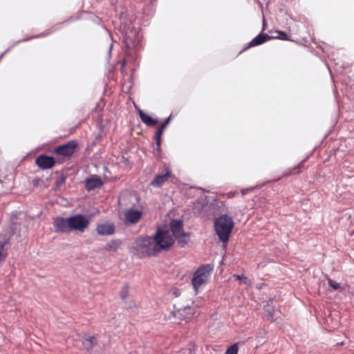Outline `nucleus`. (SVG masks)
Listing matches in <instances>:
<instances>
[{"instance_id":"nucleus-1","label":"nucleus","mask_w":354,"mask_h":354,"mask_svg":"<svg viewBox=\"0 0 354 354\" xmlns=\"http://www.w3.org/2000/svg\"><path fill=\"white\" fill-rule=\"evenodd\" d=\"M174 243V239L169 232L158 230L154 236L138 238L135 241V248L144 257H149L169 248Z\"/></svg>"},{"instance_id":"nucleus-2","label":"nucleus","mask_w":354,"mask_h":354,"mask_svg":"<svg viewBox=\"0 0 354 354\" xmlns=\"http://www.w3.org/2000/svg\"><path fill=\"white\" fill-rule=\"evenodd\" d=\"M54 232L56 233L69 234L71 232L83 233L89 226V219L82 214H77L64 218L57 216L53 218Z\"/></svg>"},{"instance_id":"nucleus-3","label":"nucleus","mask_w":354,"mask_h":354,"mask_svg":"<svg viewBox=\"0 0 354 354\" xmlns=\"http://www.w3.org/2000/svg\"><path fill=\"white\" fill-rule=\"evenodd\" d=\"M214 227L219 240L224 243H227L234 227L232 217L226 214L219 216L215 221Z\"/></svg>"},{"instance_id":"nucleus-4","label":"nucleus","mask_w":354,"mask_h":354,"mask_svg":"<svg viewBox=\"0 0 354 354\" xmlns=\"http://www.w3.org/2000/svg\"><path fill=\"white\" fill-rule=\"evenodd\" d=\"M212 268V266L209 264L203 265L200 266L194 273L192 284L196 294L198 293L202 286L207 283Z\"/></svg>"},{"instance_id":"nucleus-5","label":"nucleus","mask_w":354,"mask_h":354,"mask_svg":"<svg viewBox=\"0 0 354 354\" xmlns=\"http://www.w3.org/2000/svg\"><path fill=\"white\" fill-rule=\"evenodd\" d=\"M77 142L72 140L65 144L56 147L53 152L58 156L57 158V163L62 164L66 160L71 159L77 148Z\"/></svg>"},{"instance_id":"nucleus-6","label":"nucleus","mask_w":354,"mask_h":354,"mask_svg":"<svg viewBox=\"0 0 354 354\" xmlns=\"http://www.w3.org/2000/svg\"><path fill=\"white\" fill-rule=\"evenodd\" d=\"M169 232V230H167ZM170 234L172 236L174 241L178 240V243L182 246H185L188 243V234L183 230V223L180 220L174 219L170 223Z\"/></svg>"},{"instance_id":"nucleus-7","label":"nucleus","mask_w":354,"mask_h":354,"mask_svg":"<svg viewBox=\"0 0 354 354\" xmlns=\"http://www.w3.org/2000/svg\"><path fill=\"white\" fill-rule=\"evenodd\" d=\"M142 216V212L133 208L126 209L124 212V222L127 224L138 223Z\"/></svg>"},{"instance_id":"nucleus-8","label":"nucleus","mask_w":354,"mask_h":354,"mask_svg":"<svg viewBox=\"0 0 354 354\" xmlns=\"http://www.w3.org/2000/svg\"><path fill=\"white\" fill-rule=\"evenodd\" d=\"M171 173L167 167H165L160 174H157L153 180L151 181L150 185L154 187H160L164 185L171 178Z\"/></svg>"},{"instance_id":"nucleus-9","label":"nucleus","mask_w":354,"mask_h":354,"mask_svg":"<svg viewBox=\"0 0 354 354\" xmlns=\"http://www.w3.org/2000/svg\"><path fill=\"white\" fill-rule=\"evenodd\" d=\"M36 165L42 169H51L57 163V158L47 155L41 154L35 159Z\"/></svg>"},{"instance_id":"nucleus-10","label":"nucleus","mask_w":354,"mask_h":354,"mask_svg":"<svg viewBox=\"0 0 354 354\" xmlns=\"http://www.w3.org/2000/svg\"><path fill=\"white\" fill-rule=\"evenodd\" d=\"M96 232L99 235L109 236L115 232V225L113 223H100L96 226Z\"/></svg>"},{"instance_id":"nucleus-11","label":"nucleus","mask_w":354,"mask_h":354,"mask_svg":"<svg viewBox=\"0 0 354 354\" xmlns=\"http://www.w3.org/2000/svg\"><path fill=\"white\" fill-rule=\"evenodd\" d=\"M170 120H171V117L170 116L164 120V122L160 124V126L157 129V130L156 131V133L154 135V139H155V140L156 142L157 149L158 151L160 150L162 136L163 134L165 129L169 124Z\"/></svg>"},{"instance_id":"nucleus-12","label":"nucleus","mask_w":354,"mask_h":354,"mask_svg":"<svg viewBox=\"0 0 354 354\" xmlns=\"http://www.w3.org/2000/svg\"><path fill=\"white\" fill-rule=\"evenodd\" d=\"M272 39V37L266 34V33H260L257 37H255L248 44L245 46L243 50H245L251 47L257 46L261 45L268 40Z\"/></svg>"},{"instance_id":"nucleus-13","label":"nucleus","mask_w":354,"mask_h":354,"mask_svg":"<svg viewBox=\"0 0 354 354\" xmlns=\"http://www.w3.org/2000/svg\"><path fill=\"white\" fill-rule=\"evenodd\" d=\"M103 185L102 180L99 177L88 178L85 182V188L88 191L100 187Z\"/></svg>"},{"instance_id":"nucleus-14","label":"nucleus","mask_w":354,"mask_h":354,"mask_svg":"<svg viewBox=\"0 0 354 354\" xmlns=\"http://www.w3.org/2000/svg\"><path fill=\"white\" fill-rule=\"evenodd\" d=\"M138 114L142 122L147 126L154 127L158 124V120L156 119L152 118L150 115L144 113L142 111L139 110Z\"/></svg>"},{"instance_id":"nucleus-15","label":"nucleus","mask_w":354,"mask_h":354,"mask_svg":"<svg viewBox=\"0 0 354 354\" xmlns=\"http://www.w3.org/2000/svg\"><path fill=\"white\" fill-rule=\"evenodd\" d=\"M304 162L305 160L300 162L298 165L290 169L288 171L284 173L283 177H288L292 175L300 174L304 167Z\"/></svg>"},{"instance_id":"nucleus-16","label":"nucleus","mask_w":354,"mask_h":354,"mask_svg":"<svg viewBox=\"0 0 354 354\" xmlns=\"http://www.w3.org/2000/svg\"><path fill=\"white\" fill-rule=\"evenodd\" d=\"M131 35H133L132 31L129 33H127L124 38V42L128 48H131L138 41L135 35L131 37Z\"/></svg>"},{"instance_id":"nucleus-17","label":"nucleus","mask_w":354,"mask_h":354,"mask_svg":"<svg viewBox=\"0 0 354 354\" xmlns=\"http://www.w3.org/2000/svg\"><path fill=\"white\" fill-rule=\"evenodd\" d=\"M9 243V239L5 240L3 242H0V263L3 261L7 257V253L3 252L4 248Z\"/></svg>"},{"instance_id":"nucleus-18","label":"nucleus","mask_w":354,"mask_h":354,"mask_svg":"<svg viewBox=\"0 0 354 354\" xmlns=\"http://www.w3.org/2000/svg\"><path fill=\"white\" fill-rule=\"evenodd\" d=\"M84 339L89 343V346L87 348V349L92 348L97 344V341L94 336L85 335L84 337Z\"/></svg>"},{"instance_id":"nucleus-19","label":"nucleus","mask_w":354,"mask_h":354,"mask_svg":"<svg viewBox=\"0 0 354 354\" xmlns=\"http://www.w3.org/2000/svg\"><path fill=\"white\" fill-rule=\"evenodd\" d=\"M239 344V342L232 344L231 346H230L227 349L225 354H238Z\"/></svg>"},{"instance_id":"nucleus-20","label":"nucleus","mask_w":354,"mask_h":354,"mask_svg":"<svg viewBox=\"0 0 354 354\" xmlns=\"http://www.w3.org/2000/svg\"><path fill=\"white\" fill-rule=\"evenodd\" d=\"M276 33L278 34L277 36H272V39H279L282 40L290 41L291 39L288 37L286 32L281 30H277Z\"/></svg>"},{"instance_id":"nucleus-21","label":"nucleus","mask_w":354,"mask_h":354,"mask_svg":"<svg viewBox=\"0 0 354 354\" xmlns=\"http://www.w3.org/2000/svg\"><path fill=\"white\" fill-rule=\"evenodd\" d=\"M328 285L335 290H344V288H342L340 283H337V281H334L333 279L328 278Z\"/></svg>"},{"instance_id":"nucleus-22","label":"nucleus","mask_w":354,"mask_h":354,"mask_svg":"<svg viewBox=\"0 0 354 354\" xmlns=\"http://www.w3.org/2000/svg\"><path fill=\"white\" fill-rule=\"evenodd\" d=\"M128 294H129V286H128V285L126 284V285L123 286L120 290V298L123 301H125L126 299L127 298Z\"/></svg>"},{"instance_id":"nucleus-23","label":"nucleus","mask_w":354,"mask_h":354,"mask_svg":"<svg viewBox=\"0 0 354 354\" xmlns=\"http://www.w3.org/2000/svg\"><path fill=\"white\" fill-rule=\"evenodd\" d=\"M236 280H242L243 282L248 286L251 285V281L243 274L239 275V274H234L233 276Z\"/></svg>"},{"instance_id":"nucleus-24","label":"nucleus","mask_w":354,"mask_h":354,"mask_svg":"<svg viewBox=\"0 0 354 354\" xmlns=\"http://www.w3.org/2000/svg\"><path fill=\"white\" fill-rule=\"evenodd\" d=\"M118 247V243L116 241H112L110 243L106 245V250H116Z\"/></svg>"},{"instance_id":"nucleus-25","label":"nucleus","mask_w":354,"mask_h":354,"mask_svg":"<svg viewBox=\"0 0 354 354\" xmlns=\"http://www.w3.org/2000/svg\"><path fill=\"white\" fill-rule=\"evenodd\" d=\"M48 35V33L47 32H42V33H40L37 35H35V36H32L30 37V38H28V39H35V38H39V37H46Z\"/></svg>"}]
</instances>
